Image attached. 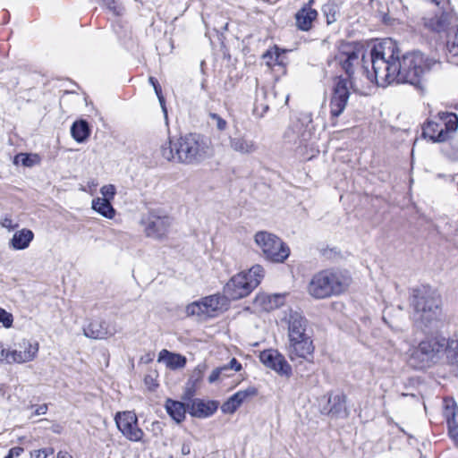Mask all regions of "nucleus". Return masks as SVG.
<instances>
[{
  "label": "nucleus",
  "mask_w": 458,
  "mask_h": 458,
  "mask_svg": "<svg viewBox=\"0 0 458 458\" xmlns=\"http://www.w3.org/2000/svg\"><path fill=\"white\" fill-rule=\"evenodd\" d=\"M400 56L397 43L392 38H385L370 50L373 72H369L365 66L359 68L364 59L361 49L351 44L341 45L334 57L327 61V72L336 73L335 70L340 68L346 74V78L335 76L329 104L331 117L335 119L343 114L350 98V89L362 92L373 83L380 87L394 83Z\"/></svg>",
  "instance_id": "nucleus-1"
},
{
  "label": "nucleus",
  "mask_w": 458,
  "mask_h": 458,
  "mask_svg": "<svg viewBox=\"0 0 458 458\" xmlns=\"http://www.w3.org/2000/svg\"><path fill=\"white\" fill-rule=\"evenodd\" d=\"M412 319L425 332L437 330L442 325L441 299L429 289H415L411 299Z\"/></svg>",
  "instance_id": "nucleus-2"
},
{
  "label": "nucleus",
  "mask_w": 458,
  "mask_h": 458,
  "mask_svg": "<svg viewBox=\"0 0 458 458\" xmlns=\"http://www.w3.org/2000/svg\"><path fill=\"white\" fill-rule=\"evenodd\" d=\"M208 151L205 139L197 133H188L175 140H169L160 148L165 159L184 164L200 162L208 156Z\"/></svg>",
  "instance_id": "nucleus-3"
},
{
  "label": "nucleus",
  "mask_w": 458,
  "mask_h": 458,
  "mask_svg": "<svg viewBox=\"0 0 458 458\" xmlns=\"http://www.w3.org/2000/svg\"><path fill=\"white\" fill-rule=\"evenodd\" d=\"M437 64V60L426 56L420 51L408 52L400 56L394 82L419 86L425 73Z\"/></svg>",
  "instance_id": "nucleus-4"
},
{
  "label": "nucleus",
  "mask_w": 458,
  "mask_h": 458,
  "mask_svg": "<svg viewBox=\"0 0 458 458\" xmlns=\"http://www.w3.org/2000/svg\"><path fill=\"white\" fill-rule=\"evenodd\" d=\"M350 283L347 272L326 269L312 276L308 284V293L316 299H325L344 293Z\"/></svg>",
  "instance_id": "nucleus-5"
},
{
  "label": "nucleus",
  "mask_w": 458,
  "mask_h": 458,
  "mask_svg": "<svg viewBox=\"0 0 458 458\" xmlns=\"http://www.w3.org/2000/svg\"><path fill=\"white\" fill-rule=\"evenodd\" d=\"M447 339L444 336H431L421 341L411 354V366L424 369L438 362L445 355Z\"/></svg>",
  "instance_id": "nucleus-6"
},
{
  "label": "nucleus",
  "mask_w": 458,
  "mask_h": 458,
  "mask_svg": "<svg viewBox=\"0 0 458 458\" xmlns=\"http://www.w3.org/2000/svg\"><path fill=\"white\" fill-rule=\"evenodd\" d=\"M458 130V115L451 112H439L422 128V135L433 142H445L453 138Z\"/></svg>",
  "instance_id": "nucleus-7"
},
{
  "label": "nucleus",
  "mask_w": 458,
  "mask_h": 458,
  "mask_svg": "<svg viewBox=\"0 0 458 458\" xmlns=\"http://www.w3.org/2000/svg\"><path fill=\"white\" fill-rule=\"evenodd\" d=\"M257 247L265 259L276 263L284 262L290 255L289 247L276 235L266 232H258L254 236Z\"/></svg>",
  "instance_id": "nucleus-8"
},
{
  "label": "nucleus",
  "mask_w": 458,
  "mask_h": 458,
  "mask_svg": "<svg viewBox=\"0 0 458 458\" xmlns=\"http://www.w3.org/2000/svg\"><path fill=\"white\" fill-rule=\"evenodd\" d=\"M173 223L174 220L167 212L160 208L150 209L140 221L146 236L155 240L165 239Z\"/></svg>",
  "instance_id": "nucleus-9"
},
{
  "label": "nucleus",
  "mask_w": 458,
  "mask_h": 458,
  "mask_svg": "<svg viewBox=\"0 0 458 458\" xmlns=\"http://www.w3.org/2000/svg\"><path fill=\"white\" fill-rule=\"evenodd\" d=\"M229 300L225 294H213L194 301L186 307L187 316L199 318H213L226 310Z\"/></svg>",
  "instance_id": "nucleus-10"
},
{
  "label": "nucleus",
  "mask_w": 458,
  "mask_h": 458,
  "mask_svg": "<svg viewBox=\"0 0 458 458\" xmlns=\"http://www.w3.org/2000/svg\"><path fill=\"white\" fill-rule=\"evenodd\" d=\"M432 4L431 11L423 17L424 26L432 31H445L454 19L450 2H432Z\"/></svg>",
  "instance_id": "nucleus-11"
},
{
  "label": "nucleus",
  "mask_w": 458,
  "mask_h": 458,
  "mask_svg": "<svg viewBox=\"0 0 458 458\" xmlns=\"http://www.w3.org/2000/svg\"><path fill=\"white\" fill-rule=\"evenodd\" d=\"M115 424L123 436L131 442L143 440L144 432L138 425V418L134 411H120L114 417Z\"/></svg>",
  "instance_id": "nucleus-12"
},
{
  "label": "nucleus",
  "mask_w": 458,
  "mask_h": 458,
  "mask_svg": "<svg viewBox=\"0 0 458 458\" xmlns=\"http://www.w3.org/2000/svg\"><path fill=\"white\" fill-rule=\"evenodd\" d=\"M257 287V280H248L244 272L233 276L224 287L228 300H239L248 296Z\"/></svg>",
  "instance_id": "nucleus-13"
},
{
  "label": "nucleus",
  "mask_w": 458,
  "mask_h": 458,
  "mask_svg": "<svg viewBox=\"0 0 458 458\" xmlns=\"http://www.w3.org/2000/svg\"><path fill=\"white\" fill-rule=\"evenodd\" d=\"M284 313L282 321L287 324L288 340L310 335L308 332V320L300 311L288 308Z\"/></svg>",
  "instance_id": "nucleus-14"
},
{
  "label": "nucleus",
  "mask_w": 458,
  "mask_h": 458,
  "mask_svg": "<svg viewBox=\"0 0 458 458\" xmlns=\"http://www.w3.org/2000/svg\"><path fill=\"white\" fill-rule=\"evenodd\" d=\"M314 350L311 335L288 340L287 352L292 361L299 359L310 361Z\"/></svg>",
  "instance_id": "nucleus-15"
},
{
  "label": "nucleus",
  "mask_w": 458,
  "mask_h": 458,
  "mask_svg": "<svg viewBox=\"0 0 458 458\" xmlns=\"http://www.w3.org/2000/svg\"><path fill=\"white\" fill-rule=\"evenodd\" d=\"M39 344L37 341L23 338L12 349L13 364H22L32 361L38 356Z\"/></svg>",
  "instance_id": "nucleus-16"
},
{
  "label": "nucleus",
  "mask_w": 458,
  "mask_h": 458,
  "mask_svg": "<svg viewBox=\"0 0 458 458\" xmlns=\"http://www.w3.org/2000/svg\"><path fill=\"white\" fill-rule=\"evenodd\" d=\"M222 144L241 155H251L258 149V144L255 140L239 131L229 135L226 144L224 141H222Z\"/></svg>",
  "instance_id": "nucleus-17"
},
{
  "label": "nucleus",
  "mask_w": 458,
  "mask_h": 458,
  "mask_svg": "<svg viewBox=\"0 0 458 458\" xmlns=\"http://www.w3.org/2000/svg\"><path fill=\"white\" fill-rule=\"evenodd\" d=\"M259 360L266 367L274 369L280 375L289 377L292 373L291 366L276 350L269 349L261 352Z\"/></svg>",
  "instance_id": "nucleus-18"
},
{
  "label": "nucleus",
  "mask_w": 458,
  "mask_h": 458,
  "mask_svg": "<svg viewBox=\"0 0 458 458\" xmlns=\"http://www.w3.org/2000/svg\"><path fill=\"white\" fill-rule=\"evenodd\" d=\"M321 411L332 418L348 417L349 410L346 406V395L340 392L330 394L327 397V404L322 407Z\"/></svg>",
  "instance_id": "nucleus-19"
},
{
  "label": "nucleus",
  "mask_w": 458,
  "mask_h": 458,
  "mask_svg": "<svg viewBox=\"0 0 458 458\" xmlns=\"http://www.w3.org/2000/svg\"><path fill=\"white\" fill-rule=\"evenodd\" d=\"M116 333V327L105 320H93L83 328V335L91 339H106Z\"/></svg>",
  "instance_id": "nucleus-20"
},
{
  "label": "nucleus",
  "mask_w": 458,
  "mask_h": 458,
  "mask_svg": "<svg viewBox=\"0 0 458 458\" xmlns=\"http://www.w3.org/2000/svg\"><path fill=\"white\" fill-rule=\"evenodd\" d=\"M258 390L254 386H249L244 390H240L233 394L221 406V411L225 414H233L248 398L257 395Z\"/></svg>",
  "instance_id": "nucleus-21"
},
{
  "label": "nucleus",
  "mask_w": 458,
  "mask_h": 458,
  "mask_svg": "<svg viewBox=\"0 0 458 458\" xmlns=\"http://www.w3.org/2000/svg\"><path fill=\"white\" fill-rule=\"evenodd\" d=\"M217 409L215 402H205L200 399H195L189 405V412L191 416L197 418H207L211 416Z\"/></svg>",
  "instance_id": "nucleus-22"
},
{
  "label": "nucleus",
  "mask_w": 458,
  "mask_h": 458,
  "mask_svg": "<svg viewBox=\"0 0 458 458\" xmlns=\"http://www.w3.org/2000/svg\"><path fill=\"white\" fill-rule=\"evenodd\" d=\"M318 13L315 9L311 8L310 4L304 5L295 14L296 26L303 31L309 30L312 22L316 20Z\"/></svg>",
  "instance_id": "nucleus-23"
},
{
  "label": "nucleus",
  "mask_w": 458,
  "mask_h": 458,
  "mask_svg": "<svg viewBox=\"0 0 458 458\" xmlns=\"http://www.w3.org/2000/svg\"><path fill=\"white\" fill-rule=\"evenodd\" d=\"M34 239V233L27 228H22L14 233L9 242L10 248L15 250L27 249Z\"/></svg>",
  "instance_id": "nucleus-24"
},
{
  "label": "nucleus",
  "mask_w": 458,
  "mask_h": 458,
  "mask_svg": "<svg viewBox=\"0 0 458 458\" xmlns=\"http://www.w3.org/2000/svg\"><path fill=\"white\" fill-rule=\"evenodd\" d=\"M157 360L159 362H164L166 367L172 369L183 368L186 364V359L184 356L178 353H173L165 349L159 352Z\"/></svg>",
  "instance_id": "nucleus-25"
},
{
  "label": "nucleus",
  "mask_w": 458,
  "mask_h": 458,
  "mask_svg": "<svg viewBox=\"0 0 458 458\" xmlns=\"http://www.w3.org/2000/svg\"><path fill=\"white\" fill-rule=\"evenodd\" d=\"M165 407L169 416L177 423L185 419L186 408L183 403L167 399Z\"/></svg>",
  "instance_id": "nucleus-26"
},
{
  "label": "nucleus",
  "mask_w": 458,
  "mask_h": 458,
  "mask_svg": "<svg viewBox=\"0 0 458 458\" xmlns=\"http://www.w3.org/2000/svg\"><path fill=\"white\" fill-rule=\"evenodd\" d=\"M91 207L93 210L106 218L112 219L115 216V209L111 205V201L100 199L99 197L92 199Z\"/></svg>",
  "instance_id": "nucleus-27"
},
{
  "label": "nucleus",
  "mask_w": 458,
  "mask_h": 458,
  "mask_svg": "<svg viewBox=\"0 0 458 458\" xmlns=\"http://www.w3.org/2000/svg\"><path fill=\"white\" fill-rule=\"evenodd\" d=\"M72 138L79 143L84 142L90 134L89 124L84 120L73 123L71 128Z\"/></svg>",
  "instance_id": "nucleus-28"
},
{
  "label": "nucleus",
  "mask_w": 458,
  "mask_h": 458,
  "mask_svg": "<svg viewBox=\"0 0 458 458\" xmlns=\"http://www.w3.org/2000/svg\"><path fill=\"white\" fill-rule=\"evenodd\" d=\"M445 357L448 363L458 369V335L447 339Z\"/></svg>",
  "instance_id": "nucleus-29"
},
{
  "label": "nucleus",
  "mask_w": 458,
  "mask_h": 458,
  "mask_svg": "<svg viewBox=\"0 0 458 458\" xmlns=\"http://www.w3.org/2000/svg\"><path fill=\"white\" fill-rule=\"evenodd\" d=\"M394 310L391 308H386L383 313V320L386 324H387L393 330L401 331L402 330V319L399 317L392 318V311Z\"/></svg>",
  "instance_id": "nucleus-30"
},
{
  "label": "nucleus",
  "mask_w": 458,
  "mask_h": 458,
  "mask_svg": "<svg viewBox=\"0 0 458 458\" xmlns=\"http://www.w3.org/2000/svg\"><path fill=\"white\" fill-rule=\"evenodd\" d=\"M264 268L260 265H255L247 272L244 273L248 276L249 281L257 280V286L264 276Z\"/></svg>",
  "instance_id": "nucleus-31"
},
{
  "label": "nucleus",
  "mask_w": 458,
  "mask_h": 458,
  "mask_svg": "<svg viewBox=\"0 0 458 458\" xmlns=\"http://www.w3.org/2000/svg\"><path fill=\"white\" fill-rule=\"evenodd\" d=\"M323 11L327 16L328 24L336 21V5L334 3L328 2L323 5Z\"/></svg>",
  "instance_id": "nucleus-32"
},
{
  "label": "nucleus",
  "mask_w": 458,
  "mask_h": 458,
  "mask_svg": "<svg viewBox=\"0 0 458 458\" xmlns=\"http://www.w3.org/2000/svg\"><path fill=\"white\" fill-rule=\"evenodd\" d=\"M148 81L151 83V85L153 86L155 93H156V95H157V98L159 100L160 106H161L165 114L166 115V108H165V98H164V97L162 95V90H161V87H160L159 83L153 77H149Z\"/></svg>",
  "instance_id": "nucleus-33"
},
{
  "label": "nucleus",
  "mask_w": 458,
  "mask_h": 458,
  "mask_svg": "<svg viewBox=\"0 0 458 458\" xmlns=\"http://www.w3.org/2000/svg\"><path fill=\"white\" fill-rule=\"evenodd\" d=\"M100 193L103 196L100 199L112 201L116 194V189L114 184H106L101 187Z\"/></svg>",
  "instance_id": "nucleus-34"
},
{
  "label": "nucleus",
  "mask_w": 458,
  "mask_h": 458,
  "mask_svg": "<svg viewBox=\"0 0 458 458\" xmlns=\"http://www.w3.org/2000/svg\"><path fill=\"white\" fill-rule=\"evenodd\" d=\"M0 363L13 364V352L12 349L6 348L3 343L0 342Z\"/></svg>",
  "instance_id": "nucleus-35"
},
{
  "label": "nucleus",
  "mask_w": 458,
  "mask_h": 458,
  "mask_svg": "<svg viewBox=\"0 0 458 458\" xmlns=\"http://www.w3.org/2000/svg\"><path fill=\"white\" fill-rule=\"evenodd\" d=\"M104 8L112 13L114 15H121L123 12V7L120 2H103Z\"/></svg>",
  "instance_id": "nucleus-36"
},
{
  "label": "nucleus",
  "mask_w": 458,
  "mask_h": 458,
  "mask_svg": "<svg viewBox=\"0 0 458 458\" xmlns=\"http://www.w3.org/2000/svg\"><path fill=\"white\" fill-rule=\"evenodd\" d=\"M209 117L218 131H223L227 128V122L219 114L216 113H210Z\"/></svg>",
  "instance_id": "nucleus-37"
},
{
  "label": "nucleus",
  "mask_w": 458,
  "mask_h": 458,
  "mask_svg": "<svg viewBox=\"0 0 458 458\" xmlns=\"http://www.w3.org/2000/svg\"><path fill=\"white\" fill-rule=\"evenodd\" d=\"M445 414L447 420L448 428H458V412L446 408Z\"/></svg>",
  "instance_id": "nucleus-38"
},
{
  "label": "nucleus",
  "mask_w": 458,
  "mask_h": 458,
  "mask_svg": "<svg viewBox=\"0 0 458 458\" xmlns=\"http://www.w3.org/2000/svg\"><path fill=\"white\" fill-rule=\"evenodd\" d=\"M13 317L10 312H7L4 309L0 308V323L6 328L13 326Z\"/></svg>",
  "instance_id": "nucleus-39"
},
{
  "label": "nucleus",
  "mask_w": 458,
  "mask_h": 458,
  "mask_svg": "<svg viewBox=\"0 0 458 458\" xmlns=\"http://www.w3.org/2000/svg\"><path fill=\"white\" fill-rule=\"evenodd\" d=\"M267 298V301H268V303H269V308L270 309H274V308H277V307H279L280 305L283 304L284 299V295L274 294V295H269Z\"/></svg>",
  "instance_id": "nucleus-40"
},
{
  "label": "nucleus",
  "mask_w": 458,
  "mask_h": 458,
  "mask_svg": "<svg viewBox=\"0 0 458 458\" xmlns=\"http://www.w3.org/2000/svg\"><path fill=\"white\" fill-rule=\"evenodd\" d=\"M448 50L453 55H458V27L456 28L452 40L448 43Z\"/></svg>",
  "instance_id": "nucleus-41"
},
{
  "label": "nucleus",
  "mask_w": 458,
  "mask_h": 458,
  "mask_svg": "<svg viewBox=\"0 0 458 458\" xmlns=\"http://www.w3.org/2000/svg\"><path fill=\"white\" fill-rule=\"evenodd\" d=\"M223 371H227V369L226 368H223L221 366V367H218V368L213 369L211 374L208 377V382L209 383H214L216 380L220 379L221 378V373H223Z\"/></svg>",
  "instance_id": "nucleus-42"
},
{
  "label": "nucleus",
  "mask_w": 458,
  "mask_h": 458,
  "mask_svg": "<svg viewBox=\"0 0 458 458\" xmlns=\"http://www.w3.org/2000/svg\"><path fill=\"white\" fill-rule=\"evenodd\" d=\"M0 225L2 227L8 229L9 231L15 229L18 227V224H13V220L10 216H5L0 221Z\"/></svg>",
  "instance_id": "nucleus-43"
},
{
  "label": "nucleus",
  "mask_w": 458,
  "mask_h": 458,
  "mask_svg": "<svg viewBox=\"0 0 458 458\" xmlns=\"http://www.w3.org/2000/svg\"><path fill=\"white\" fill-rule=\"evenodd\" d=\"M222 367L226 368L227 371H240L242 369V364L235 358H233L228 364Z\"/></svg>",
  "instance_id": "nucleus-44"
},
{
  "label": "nucleus",
  "mask_w": 458,
  "mask_h": 458,
  "mask_svg": "<svg viewBox=\"0 0 458 458\" xmlns=\"http://www.w3.org/2000/svg\"><path fill=\"white\" fill-rule=\"evenodd\" d=\"M50 454H53V450L52 449H39V450H35L32 454H31V456L32 458H47Z\"/></svg>",
  "instance_id": "nucleus-45"
},
{
  "label": "nucleus",
  "mask_w": 458,
  "mask_h": 458,
  "mask_svg": "<svg viewBox=\"0 0 458 458\" xmlns=\"http://www.w3.org/2000/svg\"><path fill=\"white\" fill-rule=\"evenodd\" d=\"M268 110V105L259 103V99L256 100L254 111L260 115H263Z\"/></svg>",
  "instance_id": "nucleus-46"
},
{
  "label": "nucleus",
  "mask_w": 458,
  "mask_h": 458,
  "mask_svg": "<svg viewBox=\"0 0 458 458\" xmlns=\"http://www.w3.org/2000/svg\"><path fill=\"white\" fill-rule=\"evenodd\" d=\"M47 410H48L47 404H41L35 409V411L31 414L30 418H32L34 416L44 415L47 413Z\"/></svg>",
  "instance_id": "nucleus-47"
},
{
  "label": "nucleus",
  "mask_w": 458,
  "mask_h": 458,
  "mask_svg": "<svg viewBox=\"0 0 458 458\" xmlns=\"http://www.w3.org/2000/svg\"><path fill=\"white\" fill-rule=\"evenodd\" d=\"M16 158H21V162L25 166H31L32 161L30 157L26 154H20Z\"/></svg>",
  "instance_id": "nucleus-48"
},
{
  "label": "nucleus",
  "mask_w": 458,
  "mask_h": 458,
  "mask_svg": "<svg viewBox=\"0 0 458 458\" xmlns=\"http://www.w3.org/2000/svg\"><path fill=\"white\" fill-rule=\"evenodd\" d=\"M298 137L300 138V143L307 141L310 137V130H304L301 132L298 131Z\"/></svg>",
  "instance_id": "nucleus-49"
},
{
  "label": "nucleus",
  "mask_w": 458,
  "mask_h": 458,
  "mask_svg": "<svg viewBox=\"0 0 458 458\" xmlns=\"http://www.w3.org/2000/svg\"><path fill=\"white\" fill-rule=\"evenodd\" d=\"M22 453H23V448L16 446V447L10 449L7 456L10 458H13V456H19Z\"/></svg>",
  "instance_id": "nucleus-50"
},
{
  "label": "nucleus",
  "mask_w": 458,
  "mask_h": 458,
  "mask_svg": "<svg viewBox=\"0 0 458 458\" xmlns=\"http://www.w3.org/2000/svg\"><path fill=\"white\" fill-rule=\"evenodd\" d=\"M449 436L454 440L455 445H458V428H449Z\"/></svg>",
  "instance_id": "nucleus-51"
},
{
  "label": "nucleus",
  "mask_w": 458,
  "mask_h": 458,
  "mask_svg": "<svg viewBox=\"0 0 458 458\" xmlns=\"http://www.w3.org/2000/svg\"><path fill=\"white\" fill-rule=\"evenodd\" d=\"M182 455H187L191 453V445L189 443H183L181 448Z\"/></svg>",
  "instance_id": "nucleus-52"
},
{
  "label": "nucleus",
  "mask_w": 458,
  "mask_h": 458,
  "mask_svg": "<svg viewBox=\"0 0 458 458\" xmlns=\"http://www.w3.org/2000/svg\"><path fill=\"white\" fill-rule=\"evenodd\" d=\"M57 458H72V456L69 454L67 452L60 451L57 454Z\"/></svg>",
  "instance_id": "nucleus-53"
},
{
  "label": "nucleus",
  "mask_w": 458,
  "mask_h": 458,
  "mask_svg": "<svg viewBox=\"0 0 458 458\" xmlns=\"http://www.w3.org/2000/svg\"><path fill=\"white\" fill-rule=\"evenodd\" d=\"M230 376H231L230 371H223V373H221V378H225V377H227Z\"/></svg>",
  "instance_id": "nucleus-54"
},
{
  "label": "nucleus",
  "mask_w": 458,
  "mask_h": 458,
  "mask_svg": "<svg viewBox=\"0 0 458 458\" xmlns=\"http://www.w3.org/2000/svg\"><path fill=\"white\" fill-rule=\"evenodd\" d=\"M263 57H264L265 59H267V58H268V57H269V58H272V54H271V52H269V51H268V52H267V53L263 55Z\"/></svg>",
  "instance_id": "nucleus-55"
},
{
  "label": "nucleus",
  "mask_w": 458,
  "mask_h": 458,
  "mask_svg": "<svg viewBox=\"0 0 458 458\" xmlns=\"http://www.w3.org/2000/svg\"><path fill=\"white\" fill-rule=\"evenodd\" d=\"M201 89H206V81H203L201 82Z\"/></svg>",
  "instance_id": "nucleus-56"
},
{
  "label": "nucleus",
  "mask_w": 458,
  "mask_h": 458,
  "mask_svg": "<svg viewBox=\"0 0 458 458\" xmlns=\"http://www.w3.org/2000/svg\"><path fill=\"white\" fill-rule=\"evenodd\" d=\"M288 99H289V95H286V97H285V100H284V104H287Z\"/></svg>",
  "instance_id": "nucleus-57"
},
{
  "label": "nucleus",
  "mask_w": 458,
  "mask_h": 458,
  "mask_svg": "<svg viewBox=\"0 0 458 458\" xmlns=\"http://www.w3.org/2000/svg\"><path fill=\"white\" fill-rule=\"evenodd\" d=\"M402 311H403V308L401 306H398V312L402 313Z\"/></svg>",
  "instance_id": "nucleus-58"
},
{
  "label": "nucleus",
  "mask_w": 458,
  "mask_h": 458,
  "mask_svg": "<svg viewBox=\"0 0 458 458\" xmlns=\"http://www.w3.org/2000/svg\"><path fill=\"white\" fill-rule=\"evenodd\" d=\"M261 91H262V95L265 96L266 95L265 90L262 89Z\"/></svg>",
  "instance_id": "nucleus-59"
},
{
  "label": "nucleus",
  "mask_w": 458,
  "mask_h": 458,
  "mask_svg": "<svg viewBox=\"0 0 458 458\" xmlns=\"http://www.w3.org/2000/svg\"><path fill=\"white\" fill-rule=\"evenodd\" d=\"M295 128L300 129V128H299V123H297L295 124Z\"/></svg>",
  "instance_id": "nucleus-60"
},
{
  "label": "nucleus",
  "mask_w": 458,
  "mask_h": 458,
  "mask_svg": "<svg viewBox=\"0 0 458 458\" xmlns=\"http://www.w3.org/2000/svg\"><path fill=\"white\" fill-rule=\"evenodd\" d=\"M332 125L335 126L336 125V122H333Z\"/></svg>",
  "instance_id": "nucleus-61"
},
{
  "label": "nucleus",
  "mask_w": 458,
  "mask_h": 458,
  "mask_svg": "<svg viewBox=\"0 0 458 458\" xmlns=\"http://www.w3.org/2000/svg\"><path fill=\"white\" fill-rule=\"evenodd\" d=\"M4 458H10V457H8V456L6 455Z\"/></svg>",
  "instance_id": "nucleus-62"
}]
</instances>
